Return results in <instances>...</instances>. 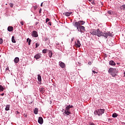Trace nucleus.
I'll list each match as a JSON object with an SVG mask.
<instances>
[{"mask_svg": "<svg viewBox=\"0 0 125 125\" xmlns=\"http://www.w3.org/2000/svg\"><path fill=\"white\" fill-rule=\"evenodd\" d=\"M90 33L93 36H97V37H102L104 35L103 32L102 31H100V29H98L97 30L92 29Z\"/></svg>", "mask_w": 125, "mask_h": 125, "instance_id": "obj_1", "label": "nucleus"}, {"mask_svg": "<svg viewBox=\"0 0 125 125\" xmlns=\"http://www.w3.org/2000/svg\"><path fill=\"white\" fill-rule=\"evenodd\" d=\"M108 73L110 74L112 77H116L118 74V69L109 68L108 69Z\"/></svg>", "mask_w": 125, "mask_h": 125, "instance_id": "obj_2", "label": "nucleus"}, {"mask_svg": "<svg viewBox=\"0 0 125 125\" xmlns=\"http://www.w3.org/2000/svg\"><path fill=\"white\" fill-rule=\"evenodd\" d=\"M85 23L83 21H76L75 22L74 26L75 28H77V30H79V27L82 26V25H83Z\"/></svg>", "mask_w": 125, "mask_h": 125, "instance_id": "obj_3", "label": "nucleus"}, {"mask_svg": "<svg viewBox=\"0 0 125 125\" xmlns=\"http://www.w3.org/2000/svg\"><path fill=\"white\" fill-rule=\"evenodd\" d=\"M78 31L79 32H81V33H84V32H85V29L84 28V26H79L78 29H77Z\"/></svg>", "mask_w": 125, "mask_h": 125, "instance_id": "obj_4", "label": "nucleus"}, {"mask_svg": "<svg viewBox=\"0 0 125 125\" xmlns=\"http://www.w3.org/2000/svg\"><path fill=\"white\" fill-rule=\"evenodd\" d=\"M77 42H75V45L76 47H81V45H82V44H81V42H80V40H77Z\"/></svg>", "mask_w": 125, "mask_h": 125, "instance_id": "obj_5", "label": "nucleus"}, {"mask_svg": "<svg viewBox=\"0 0 125 125\" xmlns=\"http://www.w3.org/2000/svg\"><path fill=\"white\" fill-rule=\"evenodd\" d=\"M31 36H32V37H34V38H38V37H39V35H38V32L36 31H33Z\"/></svg>", "mask_w": 125, "mask_h": 125, "instance_id": "obj_6", "label": "nucleus"}, {"mask_svg": "<svg viewBox=\"0 0 125 125\" xmlns=\"http://www.w3.org/2000/svg\"><path fill=\"white\" fill-rule=\"evenodd\" d=\"M98 112L99 113V116H101L103 114H104V112H105V110L100 109H98Z\"/></svg>", "mask_w": 125, "mask_h": 125, "instance_id": "obj_7", "label": "nucleus"}, {"mask_svg": "<svg viewBox=\"0 0 125 125\" xmlns=\"http://www.w3.org/2000/svg\"><path fill=\"white\" fill-rule=\"evenodd\" d=\"M38 123L39 124H40V125H42V124H43V119H42V117H39Z\"/></svg>", "mask_w": 125, "mask_h": 125, "instance_id": "obj_8", "label": "nucleus"}, {"mask_svg": "<svg viewBox=\"0 0 125 125\" xmlns=\"http://www.w3.org/2000/svg\"><path fill=\"white\" fill-rule=\"evenodd\" d=\"M42 57V54L38 53L35 56H34V58H35V59H36V60H38V59H40V58H41Z\"/></svg>", "mask_w": 125, "mask_h": 125, "instance_id": "obj_9", "label": "nucleus"}, {"mask_svg": "<svg viewBox=\"0 0 125 125\" xmlns=\"http://www.w3.org/2000/svg\"><path fill=\"white\" fill-rule=\"evenodd\" d=\"M72 13H73L70 12H66L63 13V15H65V16L69 17L70 16V15L72 14Z\"/></svg>", "mask_w": 125, "mask_h": 125, "instance_id": "obj_10", "label": "nucleus"}, {"mask_svg": "<svg viewBox=\"0 0 125 125\" xmlns=\"http://www.w3.org/2000/svg\"><path fill=\"white\" fill-rule=\"evenodd\" d=\"M107 43L109 45V46H113V45L115 44L114 42H113L111 40L108 41Z\"/></svg>", "mask_w": 125, "mask_h": 125, "instance_id": "obj_11", "label": "nucleus"}, {"mask_svg": "<svg viewBox=\"0 0 125 125\" xmlns=\"http://www.w3.org/2000/svg\"><path fill=\"white\" fill-rule=\"evenodd\" d=\"M63 114H65V115L69 116V115H71V112L69 110H64Z\"/></svg>", "mask_w": 125, "mask_h": 125, "instance_id": "obj_12", "label": "nucleus"}, {"mask_svg": "<svg viewBox=\"0 0 125 125\" xmlns=\"http://www.w3.org/2000/svg\"><path fill=\"white\" fill-rule=\"evenodd\" d=\"M71 108H73V105H67L66 107H65V109L67 111H70V109H71Z\"/></svg>", "mask_w": 125, "mask_h": 125, "instance_id": "obj_13", "label": "nucleus"}, {"mask_svg": "<svg viewBox=\"0 0 125 125\" xmlns=\"http://www.w3.org/2000/svg\"><path fill=\"white\" fill-rule=\"evenodd\" d=\"M120 9L121 11H125V5L124 4L120 6Z\"/></svg>", "mask_w": 125, "mask_h": 125, "instance_id": "obj_14", "label": "nucleus"}, {"mask_svg": "<svg viewBox=\"0 0 125 125\" xmlns=\"http://www.w3.org/2000/svg\"><path fill=\"white\" fill-rule=\"evenodd\" d=\"M7 30L9 32H12V31H13V27L12 26L8 27Z\"/></svg>", "mask_w": 125, "mask_h": 125, "instance_id": "obj_15", "label": "nucleus"}, {"mask_svg": "<svg viewBox=\"0 0 125 125\" xmlns=\"http://www.w3.org/2000/svg\"><path fill=\"white\" fill-rule=\"evenodd\" d=\"M19 61H20V60H19V58L18 57H16L14 59V62L15 63H19Z\"/></svg>", "mask_w": 125, "mask_h": 125, "instance_id": "obj_16", "label": "nucleus"}, {"mask_svg": "<svg viewBox=\"0 0 125 125\" xmlns=\"http://www.w3.org/2000/svg\"><path fill=\"white\" fill-rule=\"evenodd\" d=\"M10 108V105L7 104L6 105V107L5 108V111H9V109Z\"/></svg>", "mask_w": 125, "mask_h": 125, "instance_id": "obj_17", "label": "nucleus"}, {"mask_svg": "<svg viewBox=\"0 0 125 125\" xmlns=\"http://www.w3.org/2000/svg\"><path fill=\"white\" fill-rule=\"evenodd\" d=\"M102 37H104V38H105V39H107V38H108V33L104 32Z\"/></svg>", "mask_w": 125, "mask_h": 125, "instance_id": "obj_18", "label": "nucleus"}, {"mask_svg": "<svg viewBox=\"0 0 125 125\" xmlns=\"http://www.w3.org/2000/svg\"><path fill=\"white\" fill-rule=\"evenodd\" d=\"M109 64L111 65V66H115L116 65V63H115L113 61H110L109 62Z\"/></svg>", "mask_w": 125, "mask_h": 125, "instance_id": "obj_19", "label": "nucleus"}, {"mask_svg": "<svg viewBox=\"0 0 125 125\" xmlns=\"http://www.w3.org/2000/svg\"><path fill=\"white\" fill-rule=\"evenodd\" d=\"M34 113L35 114V115H38V113H39V109L38 108H35L34 110Z\"/></svg>", "mask_w": 125, "mask_h": 125, "instance_id": "obj_20", "label": "nucleus"}, {"mask_svg": "<svg viewBox=\"0 0 125 125\" xmlns=\"http://www.w3.org/2000/svg\"><path fill=\"white\" fill-rule=\"evenodd\" d=\"M60 66L61 67V68H65V63H64V62H61L60 63Z\"/></svg>", "mask_w": 125, "mask_h": 125, "instance_id": "obj_21", "label": "nucleus"}, {"mask_svg": "<svg viewBox=\"0 0 125 125\" xmlns=\"http://www.w3.org/2000/svg\"><path fill=\"white\" fill-rule=\"evenodd\" d=\"M53 54V53H52V51H49L48 55H49V57H50V58H51V57H52Z\"/></svg>", "mask_w": 125, "mask_h": 125, "instance_id": "obj_22", "label": "nucleus"}, {"mask_svg": "<svg viewBox=\"0 0 125 125\" xmlns=\"http://www.w3.org/2000/svg\"><path fill=\"white\" fill-rule=\"evenodd\" d=\"M38 80L39 82H42V76L40 74L38 75Z\"/></svg>", "mask_w": 125, "mask_h": 125, "instance_id": "obj_23", "label": "nucleus"}, {"mask_svg": "<svg viewBox=\"0 0 125 125\" xmlns=\"http://www.w3.org/2000/svg\"><path fill=\"white\" fill-rule=\"evenodd\" d=\"M3 90H4V88H3V86H2V85H0V92L3 91Z\"/></svg>", "mask_w": 125, "mask_h": 125, "instance_id": "obj_24", "label": "nucleus"}, {"mask_svg": "<svg viewBox=\"0 0 125 125\" xmlns=\"http://www.w3.org/2000/svg\"><path fill=\"white\" fill-rule=\"evenodd\" d=\"M12 42H13L14 43H15V42H16V41H15V39L14 38V36H13L12 37Z\"/></svg>", "mask_w": 125, "mask_h": 125, "instance_id": "obj_25", "label": "nucleus"}, {"mask_svg": "<svg viewBox=\"0 0 125 125\" xmlns=\"http://www.w3.org/2000/svg\"><path fill=\"white\" fill-rule=\"evenodd\" d=\"M94 115H95V116L98 115H99V112H98V109L95 111L94 112Z\"/></svg>", "mask_w": 125, "mask_h": 125, "instance_id": "obj_26", "label": "nucleus"}, {"mask_svg": "<svg viewBox=\"0 0 125 125\" xmlns=\"http://www.w3.org/2000/svg\"><path fill=\"white\" fill-rule=\"evenodd\" d=\"M113 118H117L118 117V114L117 113H113L112 115Z\"/></svg>", "mask_w": 125, "mask_h": 125, "instance_id": "obj_27", "label": "nucleus"}, {"mask_svg": "<svg viewBox=\"0 0 125 125\" xmlns=\"http://www.w3.org/2000/svg\"><path fill=\"white\" fill-rule=\"evenodd\" d=\"M107 36L108 37H113V34H112V33L109 32L107 33Z\"/></svg>", "mask_w": 125, "mask_h": 125, "instance_id": "obj_28", "label": "nucleus"}, {"mask_svg": "<svg viewBox=\"0 0 125 125\" xmlns=\"http://www.w3.org/2000/svg\"><path fill=\"white\" fill-rule=\"evenodd\" d=\"M88 0L92 3V4H95V3H94V0Z\"/></svg>", "mask_w": 125, "mask_h": 125, "instance_id": "obj_29", "label": "nucleus"}, {"mask_svg": "<svg viewBox=\"0 0 125 125\" xmlns=\"http://www.w3.org/2000/svg\"><path fill=\"white\" fill-rule=\"evenodd\" d=\"M47 51V50L46 49H43L42 50V53H46V52Z\"/></svg>", "mask_w": 125, "mask_h": 125, "instance_id": "obj_30", "label": "nucleus"}, {"mask_svg": "<svg viewBox=\"0 0 125 125\" xmlns=\"http://www.w3.org/2000/svg\"><path fill=\"white\" fill-rule=\"evenodd\" d=\"M40 46V43H36V48H37V47H39V46Z\"/></svg>", "mask_w": 125, "mask_h": 125, "instance_id": "obj_31", "label": "nucleus"}, {"mask_svg": "<svg viewBox=\"0 0 125 125\" xmlns=\"http://www.w3.org/2000/svg\"><path fill=\"white\" fill-rule=\"evenodd\" d=\"M3 42V41L2 40V39L0 38V44H1Z\"/></svg>", "mask_w": 125, "mask_h": 125, "instance_id": "obj_32", "label": "nucleus"}, {"mask_svg": "<svg viewBox=\"0 0 125 125\" xmlns=\"http://www.w3.org/2000/svg\"><path fill=\"white\" fill-rule=\"evenodd\" d=\"M9 5H10V6L11 7H13V6H14V5L13 4V3H10L9 4Z\"/></svg>", "mask_w": 125, "mask_h": 125, "instance_id": "obj_33", "label": "nucleus"}, {"mask_svg": "<svg viewBox=\"0 0 125 125\" xmlns=\"http://www.w3.org/2000/svg\"><path fill=\"white\" fill-rule=\"evenodd\" d=\"M107 13L110 15H112V12H111L110 11H107Z\"/></svg>", "mask_w": 125, "mask_h": 125, "instance_id": "obj_34", "label": "nucleus"}, {"mask_svg": "<svg viewBox=\"0 0 125 125\" xmlns=\"http://www.w3.org/2000/svg\"><path fill=\"white\" fill-rule=\"evenodd\" d=\"M21 26H23L24 25V22L23 21H21Z\"/></svg>", "mask_w": 125, "mask_h": 125, "instance_id": "obj_35", "label": "nucleus"}, {"mask_svg": "<svg viewBox=\"0 0 125 125\" xmlns=\"http://www.w3.org/2000/svg\"><path fill=\"white\" fill-rule=\"evenodd\" d=\"M32 42V41L31 40H29V41H28V45H30V44H31V42Z\"/></svg>", "mask_w": 125, "mask_h": 125, "instance_id": "obj_36", "label": "nucleus"}, {"mask_svg": "<svg viewBox=\"0 0 125 125\" xmlns=\"http://www.w3.org/2000/svg\"><path fill=\"white\" fill-rule=\"evenodd\" d=\"M39 20H38V21H36V23H35V25L37 26V25H38V24H39V23H40L39 22Z\"/></svg>", "mask_w": 125, "mask_h": 125, "instance_id": "obj_37", "label": "nucleus"}, {"mask_svg": "<svg viewBox=\"0 0 125 125\" xmlns=\"http://www.w3.org/2000/svg\"><path fill=\"white\" fill-rule=\"evenodd\" d=\"M49 19H48V18H47L46 19V23H47V22H48L49 21Z\"/></svg>", "mask_w": 125, "mask_h": 125, "instance_id": "obj_38", "label": "nucleus"}, {"mask_svg": "<svg viewBox=\"0 0 125 125\" xmlns=\"http://www.w3.org/2000/svg\"><path fill=\"white\" fill-rule=\"evenodd\" d=\"M89 125H95L93 123H90Z\"/></svg>", "mask_w": 125, "mask_h": 125, "instance_id": "obj_39", "label": "nucleus"}, {"mask_svg": "<svg viewBox=\"0 0 125 125\" xmlns=\"http://www.w3.org/2000/svg\"><path fill=\"white\" fill-rule=\"evenodd\" d=\"M34 9H35V10H36V9H37V6H34Z\"/></svg>", "mask_w": 125, "mask_h": 125, "instance_id": "obj_40", "label": "nucleus"}, {"mask_svg": "<svg viewBox=\"0 0 125 125\" xmlns=\"http://www.w3.org/2000/svg\"><path fill=\"white\" fill-rule=\"evenodd\" d=\"M5 70L6 71H8V70H9V67H6Z\"/></svg>", "mask_w": 125, "mask_h": 125, "instance_id": "obj_41", "label": "nucleus"}, {"mask_svg": "<svg viewBox=\"0 0 125 125\" xmlns=\"http://www.w3.org/2000/svg\"><path fill=\"white\" fill-rule=\"evenodd\" d=\"M48 25H49V26H51V22H49Z\"/></svg>", "mask_w": 125, "mask_h": 125, "instance_id": "obj_42", "label": "nucleus"}, {"mask_svg": "<svg viewBox=\"0 0 125 125\" xmlns=\"http://www.w3.org/2000/svg\"><path fill=\"white\" fill-rule=\"evenodd\" d=\"M39 13H42V8H41L39 10Z\"/></svg>", "mask_w": 125, "mask_h": 125, "instance_id": "obj_43", "label": "nucleus"}, {"mask_svg": "<svg viewBox=\"0 0 125 125\" xmlns=\"http://www.w3.org/2000/svg\"><path fill=\"white\" fill-rule=\"evenodd\" d=\"M1 96H3V95H4V93H2L0 94Z\"/></svg>", "mask_w": 125, "mask_h": 125, "instance_id": "obj_44", "label": "nucleus"}, {"mask_svg": "<svg viewBox=\"0 0 125 125\" xmlns=\"http://www.w3.org/2000/svg\"><path fill=\"white\" fill-rule=\"evenodd\" d=\"M92 72L93 73V74H95V73H96V72H95V71H94V70H93Z\"/></svg>", "mask_w": 125, "mask_h": 125, "instance_id": "obj_45", "label": "nucleus"}, {"mask_svg": "<svg viewBox=\"0 0 125 125\" xmlns=\"http://www.w3.org/2000/svg\"><path fill=\"white\" fill-rule=\"evenodd\" d=\"M30 40H31V39H29V38H27V42H29V41H30Z\"/></svg>", "mask_w": 125, "mask_h": 125, "instance_id": "obj_46", "label": "nucleus"}, {"mask_svg": "<svg viewBox=\"0 0 125 125\" xmlns=\"http://www.w3.org/2000/svg\"><path fill=\"white\" fill-rule=\"evenodd\" d=\"M88 64H89V65H91V62H88Z\"/></svg>", "mask_w": 125, "mask_h": 125, "instance_id": "obj_47", "label": "nucleus"}, {"mask_svg": "<svg viewBox=\"0 0 125 125\" xmlns=\"http://www.w3.org/2000/svg\"><path fill=\"white\" fill-rule=\"evenodd\" d=\"M24 117H25V118H27V115L26 114H24Z\"/></svg>", "mask_w": 125, "mask_h": 125, "instance_id": "obj_48", "label": "nucleus"}, {"mask_svg": "<svg viewBox=\"0 0 125 125\" xmlns=\"http://www.w3.org/2000/svg\"><path fill=\"white\" fill-rule=\"evenodd\" d=\"M19 113H20V112H18V111H16V114H19Z\"/></svg>", "mask_w": 125, "mask_h": 125, "instance_id": "obj_49", "label": "nucleus"}, {"mask_svg": "<svg viewBox=\"0 0 125 125\" xmlns=\"http://www.w3.org/2000/svg\"><path fill=\"white\" fill-rule=\"evenodd\" d=\"M42 2L41 3V6H42Z\"/></svg>", "mask_w": 125, "mask_h": 125, "instance_id": "obj_50", "label": "nucleus"}, {"mask_svg": "<svg viewBox=\"0 0 125 125\" xmlns=\"http://www.w3.org/2000/svg\"><path fill=\"white\" fill-rule=\"evenodd\" d=\"M45 41H47V38H46V39H45Z\"/></svg>", "mask_w": 125, "mask_h": 125, "instance_id": "obj_51", "label": "nucleus"}, {"mask_svg": "<svg viewBox=\"0 0 125 125\" xmlns=\"http://www.w3.org/2000/svg\"><path fill=\"white\" fill-rule=\"evenodd\" d=\"M124 76L125 77V72L124 73Z\"/></svg>", "mask_w": 125, "mask_h": 125, "instance_id": "obj_52", "label": "nucleus"}]
</instances>
